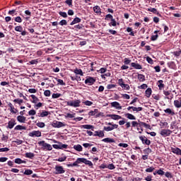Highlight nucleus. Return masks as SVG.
Wrapping results in <instances>:
<instances>
[{
    "label": "nucleus",
    "mask_w": 181,
    "mask_h": 181,
    "mask_svg": "<svg viewBox=\"0 0 181 181\" xmlns=\"http://www.w3.org/2000/svg\"><path fill=\"white\" fill-rule=\"evenodd\" d=\"M23 173H24V175H32L33 173V170H25Z\"/></svg>",
    "instance_id": "obj_43"
},
{
    "label": "nucleus",
    "mask_w": 181,
    "mask_h": 181,
    "mask_svg": "<svg viewBox=\"0 0 181 181\" xmlns=\"http://www.w3.org/2000/svg\"><path fill=\"white\" fill-rule=\"evenodd\" d=\"M165 114H169L170 115H175V112L172 111L170 108H167L164 110Z\"/></svg>",
    "instance_id": "obj_27"
},
{
    "label": "nucleus",
    "mask_w": 181,
    "mask_h": 181,
    "mask_svg": "<svg viewBox=\"0 0 181 181\" xmlns=\"http://www.w3.org/2000/svg\"><path fill=\"white\" fill-rule=\"evenodd\" d=\"M14 162L15 163H17V165H21L22 163H26V161L25 160H23L21 158H16L14 160Z\"/></svg>",
    "instance_id": "obj_23"
},
{
    "label": "nucleus",
    "mask_w": 181,
    "mask_h": 181,
    "mask_svg": "<svg viewBox=\"0 0 181 181\" xmlns=\"http://www.w3.org/2000/svg\"><path fill=\"white\" fill-rule=\"evenodd\" d=\"M146 61L148 62V63H149V64H153V60L152 59V58L147 57Z\"/></svg>",
    "instance_id": "obj_51"
},
{
    "label": "nucleus",
    "mask_w": 181,
    "mask_h": 181,
    "mask_svg": "<svg viewBox=\"0 0 181 181\" xmlns=\"http://www.w3.org/2000/svg\"><path fill=\"white\" fill-rule=\"evenodd\" d=\"M59 25L61 26H64V25H67V21L66 20H62L60 22H59Z\"/></svg>",
    "instance_id": "obj_57"
},
{
    "label": "nucleus",
    "mask_w": 181,
    "mask_h": 181,
    "mask_svg": "<svg viewBox=\"0 0 181 181\" xmlns=\"http://www.w3.org/2000/svg\"><path fill=\"white\" fill-rule=\"evenodd\" d=\"M55 80H57V81L59 83V84H60L61 86H66V83H64V81H63V80L62 79H59L57 78H55Z\"/></svg>",
    "instance_id": "obj_42"
},
{
    "label": "nucleus",
    "mask_w": 181,
    "mask_h": 181,
    "mask_svg": "<svg viewBox=\"0 0 181 181\" xmlns=\"http://www.w3.org/2000/svg\"><path fill=\"white\" fill-rule=\"evenodd\" d=\"M107 169H110V170H113V169H115V165L114 164L111 163L107 165Z\"/></svg>",
    "instance_id": "obj_50"
},
{
    "label": "nucleus",
    "mask_w": 181,
    "mask_h": 181,
    "mask_svg": "<svg viewBox=\"0 0 181 181\" xmlns=\"http://www.w3.org/2000/svg\"><path fill=\"white\" fill-rule=\"evenodd\" d=\"M75 74H79L80 76H83V71L81 69H76L74 71Z\"/></svg>",
    "instance_id": "obj_38"
},
{
    "label": "nucleus",
    "mask_w": 181,
    "mask_h": 181,
    "mask_svg": "<svg viewBox=\"0 0 181 181\" xmlns=\"http://www.w3.org/2000/svg\"><path fill=\"white\" fill-rule=\"evenodd\" d=\"M151 94H152V89L151 88H147L146 90V97H147V98H149Z\"/></svg>",
    "instance_id": "obj_22"
},
{
    "label": "nucleus",
    "mask_w": 181,
    "mask_h": 181,
    "mask_svg": "<svg viewBox=\"0 0 181 181\" xmlns=\"http://www.w3.org/2000/svg\"><path fill=\"white\" fill-rule=\"evenodd\" d=\"M122 88H124V90H129V85L124 83V84L122 86Z\"/></svg>",
    "instance_id": "obj_64"
},
{
    "label": "nucleus",
    "mask_w": 181,
    "mask_h": 181,
    "mask_svg": "<svg viewBox=\"0 0 181 181\" xmlns=\"http://www.w3.org/2000/svg\"><path fill=\"white\" fill-rule=\"evenodd\" d=\"M147 11L148 12H152L153 13H156V15H158V16H162V15H160V13H159V12H158V10H156V8H148Z\"/></svg>",
    "instance_id": "obj_18"
},
{
    "label": "nucleus",
    "mask_w": 181,
    "mask_h": 181,
    "mask_svg": "<svg viewBox=\"0 0 181 181\" xmlns=\"http://www.w3.org/2000/svg\"><path fill=\"white\" fill-rule=\"evenodd\" d=\"M94 136H99V138H103L104 136V131H95Z\"/></svg>",
    "instance_id": "obj_15"
},
{
    "label": "nucleus",
    "mask_w": 181,
    "mask_h": 181,
    "mask_svg": "<svg viewBox=\"0 0 181 181\" xmlns=\"http://www.w3.org/2000/svg\"><path fill=\"white\" fill-rule=\"evenodd\" d=\"M28 115H36V110H31L28 112Z\"/></svg>",
    "instance_id": "obj_56"
},
{
    "label": "nucleus",
    "mask_w": 181,
    "mask_h": 181,
    "mask_svg": "<svg viewBox=\"0 0 181 181\" xmlns=\"http://www.w3.org/2000/svg\"><path fill=\"white\" fill-rule=\"evenodd\" d=\"M172 134V131L170 129H162L160 132V134L162 136H169Z\"/></svg>",
    "instance_id": "obj_7"
},
{
    "label": "nucleus",
    "mask_w": 181,
    "mask_h": 181,
    "mask_svg": "<svg viewBox=\"0 0 181 181\" xmlns=\"http://www.w3.org/2000/svg\"><path fill=\"white\" fill-rule=\"evenodd\" d=\"M25 158H28L29 159H33L35 158V153H25Z\"/></svg>",
    "instance_id": "obj_21"
},
{
    "label": "nucleus",
    "mask_w": 181,
    "mask_h": 181,
    "mask_svg": "<svg viewBox=\"0 0 181 181\" xmlns=\"http://www.w3.org/2000/svg\"><path fill=\"white\" fill-rule=\"evenodd\" d=\"M29 136H42V132L40 131H33L28 134Z\"/></svg>",
    "instance_id": "obj_8"
},
{
    "label": "nucleus",
    "mask_w": 181,
    "mask_h": 181,
    "mask_svg": "<svg viewBox=\"0 0 181 181\" xmlns=\"http://www.w3.org/2000/svg\"><path fill=\"white\" fill-rule=\"evenodd\" d=\"M44 95H45V97H50V90H45Z\"/></svg>",
    "instance_id": "obj_61"
},
{
    "label": "nucleus",
    "mask_w": 181,
    "mask_h": 181,
    "mask_svg": "<svg viewBox=\"0 0 181 181\" xmlns=\"http://www.w3.org/2000/svg\"><path fill=\"white\" fill-rule=\"evenodd\" d=\"M110 26H117V21L115 19L112 18L111 22L109 23Z\"/></svg>",
    "instance_id": "obj_36"
},
{
    "label": "nucleus",
    "mask_w": 181,
    "mask_h": 181,
    "mask_svg": "<svg viewBox=\"0 0 181 181\" xmlns=\"http://www.w3.org/2000/svg\"><path fill=\"white\" fill-rule=\"evenodd\" d=\"M132 67H134V69H136V70H141L142 69V66H141V64H136L135 62H133L131 64Z\"/></svg>",
    "instance_id": "obj_16"
},
{
    "label": "nucleus",
    "mask_w": 181,
    "mask_h": 181,
    "mask_svg": "<svg viewBox=\"0 0 181 181\" xmlns=\"http://www.w3.org/2000/svg\"><path fill=\"white\" fill-rule=\"evenodd\" d=\"M31 98H33V103L34 104H36V103H37V101H39V98H37V97H36V95H30Z\"/></svg>",
    "instance_id": "obj_32"
},
{
    "label": "nucleus",
    "mask_w": 181,
    "mask_h": 181,
    "mask_svg": "<svg viewBox=\"0 0 181 181\" xmlns=\"http://www.w3.org/2000/svg\"><path fill=\"white\" fill-rule=\"evenodd\" d=\"M117 86L115 84H109L107 86V90H111V88H115Z\"/></svg>",
    "instance_id": "obj_48"
},
{
    "label": "nucleus",
    "mask_w": 181,
    "mask_h": 181,
    "mask_svg": "<svg viewBox=\"0 0 181 181\" xmlns=\"http://www.w3.org/2000/svg\"><path fill=\"white\" fill-rule=\"evenodd\" d=\"M48 115H49V112H47V111H43L40 114L37 115L38 117H47Z\"/></svg>",
    "instance_id": "obj_29"
},
{
    "label": "nucleus",
    "mask_w": 181,
    "mask_h": 181,
    "mask_svg": "<svg viewBox=\"0 0 181 181\" xmlns=\"http://www.w3.org/2000/svg\"><path fill=\"white\" fill-rule=\"evenodd\" d=\"M37 92V90L35 88L28 89V93H30V94H35Z\"/></svg>",
    "instance_id": "obj_52"
},
{
    "label": "nucleus",
    "mask_w": 181,
    "mask_h": 181,
    "mask_svg": "<svg viewBox=\"0 0 181 181\" xmlns=\"http://www.w3.org/2000/svg\"><path fill=\"white\" fill-rule=\"evenodd\" d=\"M82 127L84 129H93L94 128V126L90 124H84Z\"/></svg>",
    "instance_id": "obj_33"
},
{
    "label": "nucleus",
    "mask_w": 181,
    "mask_h": 181,
    "mask_svg": "<svg viewBox=\"0 0 181 181\" xmlns=\"http://www.w3.org/2000/svg\"><path fill=\"white\" fill-rule=\"evenodd\" d=\"M15 125H16V122H15V119H11L8 123L7 128H9V129H12V128H13Z\"/></svg>",
    "instance_id": "obj_11"
},
{
    "label": "nucleus",
    "mask_w": 181,
    "mask_h": 181,
    "mask_svg": "<svg viewBox=\"0 0 181 181\" xmlns=\"http://www.w3.org/2000/svg\"><path fill=\"white\" fill-rule=\"evenodd\" d=\"M139 125H142L143 127H145V128H150L151 127V125L144 122H140Z\"/></svg>",
    "instance_id": "obj_37"
},
{
    "label": "nucleus",
    "mask_w": 181,
    "mask_h": 181,
    "mask_svg": "<svg viewBox=\"0 0 181 181\" xmlns=\"http://www.w3.org/2000/svg\"><path fill=\"white\" fill-rule=\"evenodd\" d=\"M109 117L112 118V119H115V120L122 119V117L118 115H110Z\"/></svg>",
    "instance_id": "obj_19"
},
{
    "label": "nucleus",
    "mask_w": 181,
    "mask_h": 181,
    "mask_svg": "<svg viewBox=\"0 0 181 181\" xmlns=\"http://www.w3.org/2000/svg\"><path fill=\"white\" fill-rule=\"evenodd\" d=\"M60 16H62V18H67V13L60 11L59 13Z\"/></svg>",
    "instance_id": "obj_49"
},
{
    "label": "nucleus",
    "mask_w": 181,
    "mask_h": 181,
    "mask_svg": "<svg viewBox=\"0 0 181 181\" xmlns=\"http://www.w3.org/2000/svg\"><path fill=\"white\" fill-rule=\"evenodd\" d=\"M158 37H159V35H158V34H156L155 35H152L151 39L153 42V41L156 40V39H158Z\"/></svg>",
    "instance_id": "obj_60"
},
{
    "label": "nucleus",
    "mask_w": 181,
    "mask_h": 181,
    "mask_svg": "<svg viewBox=\"0 0 181 181\" xmlns=\"http://www.w3.org/2000/svg\"><path fill=\"white\" fill-rule=\"evenodd\" d=\"M17 121H18V122L25 124V122H26V117L24 116L18 115L17 117Z\"/></svg>",
    "instance_id": "obj_13"
},
{
    "label": "nucleus",
    "mask_w": 181,
    "mask_h": 181,
    "mask_svg": "<svg viewBox=\"0 0 181 181\" xmlns=\"http://www.w3.org/2000/svg\"><path fill=\"white\" fill-rule=\"evenodd\" d=\"M153 170H155V168H153V167H149L148 168L146 169V172L147 173H152V172H153Z\"/></svg>",
    "instance_id": "obj_35"
},
{
    "label": "nucleus",
    "mask_w": 181,
    "mask_h": 181,
    "mask_svg": "<svg viewBox=\"0 0 181 181\" xmlns=\"http://www.w3.org/2000/svg\"><path fill=\"white\" fill-rule=\"evenodd\" d=\"M52 126L54 128H62L63 127H66V124L62 122L54 121L52 124Z\"/></svg>",
    "instance_id": "obj_5"
},
{
    "label": "nucleus",
    "mask_w": 181,
    "mask_h": 181,
    "mask_svg": "<svg viewBox=\"0 0 181 181\" xmlns=\"http://www.w3.org/2000/svg\"><path fill=\"white\" fill-rule=\"evenodd\" d=\"M74 149H75V151H78V152H81V151H83V147L81 146V145L78 144L74 146Z\"/></svg>",
    "instance_id": "obj_25"
},
{
    "label": "nucleus",
    "mask_w": 181,
    "mask_h": 181,
    "mask_svg": "<svg viewBox=\"0 0 181 181\" xmlns=\"http://www.w3.org/2000/svg\"><path fill=\"white\" fill-rule=\"evenodd\" d=\"M80 22H81V18L76 17L73 20V21L70 23V25H76V23H80Z\"/></svg>",
    "instance_id": "obj_20"
},
{
    "label": "nucleus",
    "mask_w": 181,
    "mask_h": 181,
    "mask_svg": "<svg viewBox=\"0 0 181 181\" xmlns=\"http://www.w3.org/2000/svg\"><path fill=\"white\" fill-rule=\"evenodd\" d=\"M138 125H139V123H138V122H132V127H133L134 128H135V127H138Z\"/></svg>",
    "instance_id": "obj_62"
},
{
    "label": "nucleus",
    "mask_w": 181,
    "mask_h": 181,
    "mask_svg": "<svg viewBox=\"0 0 181 181\" xmlns=\"http://www.w3.org/2000/svg\"><path fill=\"white\" fill-rule=\"evenodd\" d=\"M95 83V79L93 78H88L85 80V84H88V86H93V83Z\"/></svg>",
    "instance_id": "obj_10"
},
{
    "label": "nucleus",
    "mask_w": 181,
    "mask_h": 181,
    "mask_svg": "<svg viewBox=\"0 0 181 181\" xmlns=\"http://www.w3.org/2000/svg\"><path fill=\"white\" fill-rule=\"evenodd\" d=\"M14 129H15L16 131H21V130H22V129L25 130V129H26V127H23V126H21V125H17V126L14 128Z\"/></svg>",
    "instance_id": "obj_28"
},
{
    "label": "nucleus",
    "mask_w": 181,
    "mask_h": 181,
    "mask_svg": "<svg viewBox=\"0 0 181 181\" xmlns=\"http://www.w3.org/2000/svg\"><path fill=\"white\" fill-rule=\"evenodd\" d=\"M86 158H78L76 159V162L77 163V165H78V163H84Z\"/></svg>",
    "instance_id": "obj_31"
},
{
    "label": "nucleus",
    "mask_w": 181,
    "mask_h": 181,
    "mask_svg": "<svg viewBox=\"0 0 181 181\" xmlns=\"http://www.w3.org/2000/svg\"><path fill=\"white\" fill-rule=\"evenodd\" d=\"M38 145H40V146H42V148L44 151H52V149H53V147H52V145L45 142V141H39Z\"/></svg>",
    "instance_id": "obj_1"
},
{
    "label": "nucleus",
    "mask_w": 181,
    "mask_h": 181,
    "mask_svg": "<svg viewBox=\"0 0 181 181\" xmlns=\"http://www.w3.org/2000/svg\"><path fill=\"white\" fill-rule=\"evenodd\" d=\"M83 104L85 105H88V107H90L93 104V102H91L90 100H86V101L83 102Z\"/></svg>",
    "instance_id": "obj_55"
},
{
    "label": "nucleus",
    "mask_w": 181,
    "mask_h": 181,
    "mask_svg": "<svg viewBox=\"0 0 181 181\" xmlns=\"http://www.w3.org/2000/svg\"><path fill=\"white\" fill-rule=\"evenodd\" d=\"M174 105L175 108H181V98H179L178 100H174Z\"/></svg>",
    "instance_id": "obj_12"
},
{
    "label": "nucleus",
    "mask_w": 181,
    "mask_h": 181,
    "mask_svg": "<svg viewBox=\"0 0 181 181\" xmlns=\"http://www.w3.org/2000/svg\"><path fill=\"white\" fill-rule=\"evenodd\" d=\"M102 141L105 142L106 144H114L115 142V140L111 138H105L102 139Z\"/></svg>",
    "instance_id": "obj_14"
},
{
    "label": "nucleus",
    "mask_w": 181,
    "mask_h": 181,
    "mask_svg": "<svg viewBox=\"0 0 181 181\" xmlns=\"http://www.w3.org/2000/svg\"><path fill=\"white\" fill-rule=\"evenodd\" d=\"M55 175H63V173H66L64 168L62 165H56L55 168Z\"/></svg>",
    "instance_id": "obj_4"
},
{
    "label": "nucleus",
    "mask_w": 181,
    "mask_h": 181,
    "mask_svg": "<svg viewBox=\"0 0 181 181\" xmlns=\"http://www.w3.org/2000/svg\"><path fill=\"white\" fill-rule=\"evenodd\" d=\"M13 103H17V104L21 105L23 103V100L19 98L14 99Z\"/></svg>",
    "instance_id": "obj_34"
},
{
    "label": "nucleus",
    "mask_w": 181,
    "mask_h": 181,
    "mask_svg": "<svg viewBox=\"0 0 181 181\" xmlns=\"http://www.w3.org/2000/svg\"><path fill=\"white\" fill-rule=\"evenodd\" d=\"M110 104H111V107L116 108V110H122V107L118 102H112Z\"/></svg>",
    "instance_id": "obj_9"
},
{
    "label": "nucleus",
    "mask_w": 181,
    "mask_h": 181,
    "mask_svg": "<svg viewBox=\"0 0 181 181\" xmlns=\"http://www.w3.org/2000/svg\"><path fill=\"white\" fill-rule=\"evenodd\" d=\"M15 30L16 32H22V30H23V28H22V26H21V25H18V26L15 27Z\"/></svg>",
    "instance_id": "obj_45"
},
{
    "label": "nucleus",
    "mask_w": 181,
    "mask_h": 181,
    "mask_svg": "<svg viewBox=\"0 0 181 181\" xmlns=\"http://www.w3.org/2000/svg\"><path fill=\"white\" fill-rule=\"evenodd\" d=\"M59 97H62V94L60 93H53L52 98H59Z\"/></svg>",
    "instance_id": "obj_54"
},
{
    "label": "nucleus",
    "mask_w": 181,
    "mask_h": 181,
    "mask_svg": "<svg viewBox=\"0 0 181 181\" xmlns=\"http://www.w3.org/2000/svg\"><path fill=\"white\" fill-rule=\"evenodd\" d=\"M81 103V101L80 100L68 101L67 102V105H69V107H77L80 106Z\"/></svg>",
    "instance_id": "obj_3"
},
{
    "label": "nucleus",
    "mask_w": 181,
    "mask_h": 181,
    "mask_svg": "<svg viewBox=\"0 0 181 181\" xmlns=\"http://www.w3.org/2000/svg\"><path fill=\"white\" fill-rule=\"evenodd\" d=\"M68 168H73V166H78L77 162L75 161L74 163L67 164Z\"/></svg>",
    "instance_id": "obj_53"
},
{
    "label": "nucleus",
    "mask_w": 181,
    "mask_h": 181,
    "mask_svg": "<svg viewBox=\"0 0 181 181\" xmlns=\"http://www.w3.org/2000/svg\"><path fill=\"white\" fill-rule=\"evenodd\" d=\"M83 163H85V165H88V166H93V163L90 160H87L86 158H85V161Z\"/></svg>",
    "instance_id": "obj_44"
},
{
    "label": "nucleus",
    "mask_w": 181,
    "mask_h": 181,
    "mask_svg": "<svg viewBox=\"0 0 181 181\" xmlns=\"http://www.w3.org/2000/svg\"><path fill=\"white\" fill-rule=\"evenodd\" d=\"M139 139L144 145H151V140L148 139L146 136H140Z\"/></svg>",
    "instance_id": "obj_6"
},
{
    "label": "nucleus",
    "mask_w": 181,
    "mask_h": 181,
    "mask_svg": "<svg viewBox=\"0 0 181 181\" xmlns=\"http://www.w3.org/2000/svg\"><path fill=\"white\" fill-rule=\"evenodd\" d=\"M37 127H38L39 128H45V122H37L36 124Z\"/></svg>",
    "instance_id": "obj_40"
},
{
    "label": "nucleus",
    "mask_w": 181,
    "mask_h": 181,
    "mask_svg": "<svg viewBox=\"0 0 181 181\" xmlns=\"http://www.w3.org/2000/svg\"><path fill=\"white\" fill-rule=\"evenodd\" d=\"M138 79L139 80V81L144 82L145 81V76L144 74H139Z\"/></svg>",
    "instance_id": "obj_30"
},
{
    "label": "nucleus",
    "mask_w": 181,
    "mask_h": 181,
    "mask_svg": "<svg viewBox=\"0 0 181 181\" xmlns=\"http://www.w3.org/2000/svg\"><path fill=\"white\" fill-rule=\"evenodd\" d=\"M118 84H119V86H120V87H122L123 85L124 84V80L122 78H119L118 80Z\"/></svg>",
    "instance_id": "obj_59"
},
{
    "label": "nucleus",
    "mask_w": 181,
    "mask_h": 181,
    "mask_svg": "<svg viewBox=\"0 0 181 181\" xmlns=\"http://www.w3.org/2000/svg\"><path fill=\"white\" fill-rule=\"evenodd\" d=\"M66 159H67L66 156H63V157H60L59 158H57L56 160H57L58 162H64V160H66Z\"/></svg>",
    "instance_id": "obj_39"
},
{
    "label": "nucleus",
    "mask_w": 181,
    "mask_h": 181,
    "mask_svg": "<svg viewBox=\"0 0 181 181\" xmlns=\"http://www.w3.org/2000/svg\"><path fill=\"white\" fill-rule=\"evenodd\" d=\"M107 125H111V127H103L104 131H106V132H110V131H113V129L118 128V124H112L111 122L107 123Z\"/></svg>",
    "instance_id": "obj_2"
},
{
    "label": "nucleus",
    "mask_w": 181,
    "mask_h": 181,
    "mask_svg": "<svg viewBox=\"0 0 181 181\" xmlns=\"http://www.w3.org/2000/svg\"><path fill=\"white\" fill-rule=\"evenodd\" d=\"M8 151H9V148H8V147L0 148V152H8Z\"/></svg>",
    "instance_id": "obj_63"
},
{
    "label": "nucleus",
    "mask_w": 181,
    "mask_h": 181,
    "mask_svg": "<svg viewBox=\"0 0 181 181\" xmlns=\"http://www.w3.org/2000/svg\"><path fill=\"white\" fill-rule=\"evenodd\" d=\"M144 152L145 153H147V155H149V153L152 152V149H151L150 148H145Z\"/></svg>",
    "instance_id": "obj_58"
},
{
    "label": "nucleus",
    "mask_w": 181,
    "mask_h": 181,
    "mask_svg": "<svg viewBox=\"0 0 181 181\" xmlns=\"http://www.w3.org/2000/svg\"><path fill=\"white\" fill-rule=\"evenodd\" d=\"M74 115H76V113H74V114L67 113V114L65 115V117H66V118H74Z\"/></svg>",
    "instance_id": "obj_47"
},
{
    "label": "nucleus",
    "mask_w": 181,
    "mask_h": 181,
    "mask_svg": "<svg viewBox=\"0 0 181 181\" xmlns=\"http://www.w3.org/2000/svg\"><path fill=\"white\" fill-rule=\"evenodd\" d=\"M158 83L159 84L158 87L160 89L163 88V87H165V84H163V81L162 80L158 81Z\"/></svg>",
    "instance_id": "obj_41"
},
{
    "label": "nucleus",
    "mask_w": 181,
    "mask_h": 181,
    "mask_svg": "<svg viewBox=\"0 0 181 181\" xmlns=\"http://www.w3.org/2000/svg\"><path fill=\"white\" fill-rule=\"evenodd\" d=\"M15 22H18V23H22V18L21 16H17L14 19Z\"/></svg>",
    "instance_id": "obj_46"
},
{
    "label": "nucleus",
    "mask_w": 181,
    "mask_h": 181,
    "mask_svg": "<svg viewBox=\"0 0 181 181\" xmlns=\"http://www.w3.org/2000/svg\"><path fill=\"white\" fill-rule=\"evenodd\" d=\"M93 11L95 13H101V8L98 6H94Z\"/></svg>",
    "instance_id": "obj_26"
},
{
    "label": "nucleus",
    "mask_w": 181,
    "mask_h": 181,
    "mask_svg": "<svg viewBox=\"0 0 181 181\" xmlns=\"http://www.w3.org/2000/svg\"><path fill=\"white\" fill-rule=\"evenodd\" d=\"M171 151L173 153H176V155H181V150L179 148H172Z\"/></svg>",
    "instance_id": "obj_17"
},
{
    "label": "nucleus",
    "mask_w": 181,
    "mask_h": 181,
    "mask_svg": "<svg viewBox=\"0 0 181 181\" xmlns=\"http://www.w3.org/2000/svg\"><path fill=\"white\" fill-rule=\"evenodd\" d=\"M124 115L127 117V118H128V119H136V117H135V116L131 113H126Z\"/></svg>",
    "instance_id": "obj_24"
}]
</instances>
